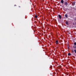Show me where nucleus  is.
Returning a JSON list of instances; mask_svg holds the SVG:
<instances>
[{
  "instance_id": "f257e3e1",
  "label": "nucleus",
  "mask_w": 76,
  "mask_h": 76,
  "mask_svg": "<svg viewBox=\"0 0 76 76\" xmlns=\"http://www.w3.org/2000/svg\"><path fill=\"white\" fill-rule=\"evenodd\" d=\"M59 18L60 19H61V16L60 15H58Z\"/></svg>"
},
{
  "instance_id": "423d86ee",
  "label": "nucleus",
  "mask_w": 76,
  "mask_h": 76,
  "mask_svg": "<svg viewBox=\"0 0 76 76\" xmlns=\"http://www.w3.org/2000/svg\"><path fill=\"white\" fill-rule=\"evenodd\" d=\"M61 3H64V1H63V0H61Z\"/></svg>"
},
{
  "instance_id": "7ed1b4c3",
  "label": "nucleus",
  "mask_w": 76,
  "mask_h": 76,
  "mask_svg": "<svg viewBox=\"0 0 76 76\" xmlns=\"http://www.w3.org/2000/svg\"><path fill=\"white\" fill-rule=\"evenodd\" d=\"M56 44H58V40H56Z\"/></svg>"
},
{
  "instance_id": "f03ea898",
  "label": "nucleus",
  "mask_w": 76,
  "mask_h": 76,
  "mask_svg": "<svg viewBox=\"0 0 76 76\" xmlns=\"http://www.w3.org/2000/svg\"><path fill=\"white\" fill-rule=\"evenodd\" d=\"M72 4L73 6H74V5H75V2H74L72 3Z\"/></svg>"
},
{
  "instance_id": "9d476101",
  "label": "nucleus",
  "mask_w": 76,
  "mask_h": 76,
  "mask_svg": "<svg viewBox=\"0 0 76 76\" xmlns=\"http://www.w3.org/2000/svg\"><path fill=\"white\" fill-rule=\"evenodd\" d=\"M73 48H76V46H73Z\"/></svg>"
},
{
  "instance_id": "f3484780",
  "label": "nucleus",
  "mask_w": 76,
  "mask_h": 76,
  "mask_svg": "<svg viewBox=\"0 0 76 76\" xmlns=\"http://www.w3.org/2000/svg\"><path fill=\"white\" fill-rule=\"evenodd\" d=\"M50 75H52V74L51 73V74H50Z\"/></svg>"
},
{
  "instance_id": "20e7f679",
  "label": "nucleus",
  "mask_w": 76,
  "mask_h": 76,
  "mask_svg": "<svg viewBox=\"0 0 76 76\" xmlns=\"http://www.w3.org/2000/svg\"><path fill=\"white\" fill-rule=\"evenodd\" d=\"M65 5H66V6H67V2H65Z\"/></svg>"
},
{
  "instance_id": "4468645a",
  "label": "nucleus",
  "mask_w": 76,
  "mask_h": 76,
  "mask_svg": "<svg viewBox=\"0 0 76 76\" xmlns=\"http://www.w3.org/2000/svg\"><path fill=\"white\" fill-rule=\"evenodd\" d=\"M59 67L60 68H61V66H59Z\"/></svg>"
},
{
  "instance_id": "2eb2a0df",
  "label": "nucleus",
  "mask_w": 76,
  "mask_h": 76,
  "mask_svg": "<svg viewBox=\"0 0 76 76\" xmlns=\"http://www.w3.org/2000/svg\"><path fill=\"white\" fill-rule=\"evenodd\" d=\"M74 51H75V53H76V50H74Z\"/></svg>"
},
{
  "instance_id": "9b49d317",
  "label": "nucleus",
  "mask_w": 76,
  "mask_h": 76,
  "mask_svg": "<svg viewBox=\"0 0 76 76\" xmlns=\"http://www.w3.org/2000/svg\"><path fill=\"white\" fill-rule=\"evenodd\" d=\"M72 53H74V51H73V50H72Z\"/></svg>"
},
{
  "instance_id": "0eeeda50",
  "label": "nucleus",
  "mask_w": 76,
  "mask_h": 76,
  "mask_svg": "<svg viewBox=\"0 0 76 76\" xmlns=\"http://www.w3.org/2000/svg\"><path fill=\"white\" fill-rule=\"evenodd\" d=\"M66 25H68L69 24L68 23V22L67 21L66 22Z\"/></svg>"
},
{
  "instance_id": "ddd939ff",
  "label": "nucleus",
  "mask_w": 76,
  "mask_h": 76,
  "mask_svg": "<svg viewBox=\"0 0 76 76\" xmlns=\"http://www.w3.org/2000/svg\"><path fill=\"white\" fill-rule=\"evenodd\" d=\"M50 69H52V66H50Z\"/></svg>"
},
{
  "instance_id": "a211bd4d",
  "label": "nucleus",
  "mask_w": 76,
  "mask_h": 76,
  "mask_svg": "<svg viewBox=\"0 0 76 76\" xmlns=\"http://www.w3.org/2000/svg\"><path fill=\"white\" fill-rule=\"evenodd\" d=\"M69 34H70V33H69Z\"/></svg>"
},
{
  "instance_id": "dca6fc26",
  "label": "nucleus",
  "mask_w": 76,
  "mask_h": 76,
  "mask_svg": "<svg viewBox=\"0 0 76 76\" xmlns=\"http://www.w3.org/2000/svg\"><path fill=\"white\" fill-rule=\"evenodd\" d=\"M14 6H16V5H14Z\"/></svg>"
},
{
  "instance_id": "39448f33",
  "label": "nucleus",
  "mask_w": 76,
  "mask_h": 76,
  "mask_svg": "<svg viewBox=\"0 0 76 76\" xmlns=\"http://www.w3.org/2000/svg\"><path fill=\"white\" fill-rule=\"evenodd\" d=\"M68 56H71V53H68Z\"/></svg>"
},
{
  "instance_id": "f8f14e48",
  "label": "nucleus",
  "mask_w": 76,
  "mask_h": 76,
  "mask_svg": "<svg viewBox=\"0 0 76 76\" xmlns=\"http://www.w3.org/2000/svg\"><path fill=\"white\" fill-rule=\"evenodd\" d=\"M74 45H76V42H75L74 43Z\"/></svg>"
},
{
  "instance_id": "6e6552de",
  "label": "nucleus",
  "mask_w": 76,
  "mask_h": 76,
  "mask_svg": "<svg viewBox=\"0 0 76 76\" xmlns=\"http://www.w3.org/2000/svg\"><path fill=\"white\" fill-rule=\"evenodd\" d=\"M35 18H38V16L37 15H35Z\"/></svg>"
},
{
  "instance_id": "1a4fd4ad",
  "label": "nucleus",
  "mask_w": 76,
  "mask_h": 76,
  "mask_svg": "<svg viewBox=\"0 0 76 76\" xmlns=\"http://www.w3.org/2000/svg\"><path fill=\"white\" fill-rule=\"evenodd\" d=\"M65 17H66V18H67V15L66 14H65Z\"/></svg>"
}]
</instances>
